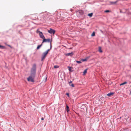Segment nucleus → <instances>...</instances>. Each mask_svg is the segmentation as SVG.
<instances>
[{
  "label": "nucleus",
  "mask_w": 131,
  "mask_h": 131,
  "mask_svg": "<svg viewBox=\"0 0 131 131\" xmlns=\"http://www.w3.org/2000/svg\"><path fill=\"white\" fill-rule=\"evenodd\" d=\"M35 76V75H33L30 74V75L27 78V80L28 81L34 82V79Z\"/></svg>",
  "instance_id": "f03ea898"
},
{
  "label": "nucleus",
  "mask_w": 131,
  "mask_h": 131,
  "mask_svg": "<svg viewBox=\"0 0 131 131\" xmlns=\"http://www.w3.org/2000/svg\"><path fill=\"white\" fill-rule=\"evenodd\" d=\"M50 49H48L45 52H47V53H48V52L50 50Z\"/></svg>",
  "instance_id": "bb28decb"
},
{
  "label": "nucleus",
  "mask_w": 131,
  "mask_h": 131,
  "mask_svg": "<svg viewBox=\"0 0 131 131\" xmlns=\"http://www.w3.org/2000/svg\"><path fill=\"white\" fill-rule=\"evenodd\" d=\"M127 82H124V83L121 84H120V85L121 86V85H124V84H127Z\"/></svg>",
  "instance_id": "dca6fc26"
},
{
  "label": "nucleus",
  "mask_w": 131,
  "mask_h": 131,
  "mask_svg": "<svg viewBox=\"0 0 131 131\" xmlns=\"http://www.w3.org/2000/svg\"><path fill=\"white\" fill-rule=\"evenodd\" d=\"M41 120H43L44 119V118L43 117H42L41 118Z\"/></svg>",
  "instance_id": "2f4dec72"
},
{
  "label": "nucleus",
  "mask_w": 131,
  "mask_h": 131,
  "mask_svg": "<svg viewBox=\"0 0 131 131\" xmlns=\"http://www.w3.org/2000/svg\"><path fill=\"white\" fill-rule=\"evenodd\" d=\"M72 81H70L69 82V84H70V83H72Z\"/></svg>",
  "instance_id": "7c9ffc66"
},
{
  "label": "nucleus",
  "mask_w": 131,
  "mask_h": 131,
  "mask_svg": "<svg viewBox=\"0 0 131 131\" xmlns=\"http://www.w3.org/2000/svg\"><path fill=\"white\" fill-rule=\"evenodd\" d=\"M78 12L81 15H82L83 14V11L82 10H79Z\"/></svg>",
  "instance_id": "1a4fd4ad"
},
{
  "label": "nucleus",
  "mask_w": 131,
  "mask_h": 131,
  "mask_svg": "<svg viewBox=\"0 0 131 131\" xmlns=\"http://www.w3.org/2000/svg\"><path fill=\"white\" fill-rule=\"evenodd\" d=\"M7 46H8V47H10L11 48H12V47L11 46L9 45H7Z\"/></svg>",
  "instance_id": "c85d7f7f"
},
{
  "label": "nucleus",
  "mask_w": 131,
  "mask_h": 131,
  "mask_svg": "<svg viewBox=\"0 0 131 131\" xmlns=\"http://www.w3.org/2000/svg\"><path fill=\"white\" fill-rule=\"evenodd\" d=\"M50 39H46L45 38L43 39V41L42 42V43H43L44 42H50Z\"/></svg>",
  "instance_id": "423d86ee"
},
{
  "label": "nucleus",
  "mask_w": 131,
  "mask_h": 131,
  "mask_svg": "<svg viewBox=\"0 0 131 131\" xmlns=\"http://www.w3.org/2000/svg\"><path fill=\"white\" fill-rule=\"evenodd\" d=\"M37 32H38L39 33V36L40 38L43 39H44L45 38L44 36L43 35V34L42 32L39 31H38L37 30Z\"/></svg>",
  "instance_id": "39448f33"
},
{
  "label": "nucleus",
  "mask_w": 131,
  "mask_h": 131,
  "mask_svg": "<svg viewBox=\"0 0 131 131\" xmlns=\"http://www.w3.org/2000/svg\"><path fill=\"white\" fill-rule=\"evenodd\" d=\"M68 68L70 72H71V67H70L68 66Z\"/></svg>",
  "instance_id": "f8f14e48"
},
{
  "label": "nucleus",
  "mask_w": 131,
  "mask_h": 131,
  "mask_svg": "<svg viewBox=\"0 0 131 131\" xmlns=\"http://www.w3.org/2000/svg\"><path fill=\"white\" fill-rule=\"evenodd\" d=\"M90 56H89L88 57H87L85 58L87 60L90 58Z\"/></svg>",
  "instance_id": "a878e982"
},
{
  "label": "nucleus",
  "mask_w": 131,
  "mask_h": 131,
  "mask_svg": "<svg viewBox=\"0 0 131 131\" xmlns=\"http://www.w3.org/2000/svg\"><path fill=\"white\" fill-rule=\"evenodd\" d=\"M117 1L116 2H110L109 3H110V4L111 5H114L117 2Z\"/></svg>",
  "instance_id": "0eeeda50"
},
{
  "label": "nucleus",
  "mask_w": 131,
  "mask_h": 131,
  "mask_svg": "<svg viewBox=\"0 0 131 131\" xmlns=\"http://www.w3.org/2000/svg\"><path fill=\"white\" fill-rule=\"evenodd\" d=\"M99 51L100 52H102V51L101 50V47H99Z\"/></svg>",
  "instance_id": "a211bd4d"
},
{
  "label": "nucleus",
  "mask_w": 131,
  "mask_h": 131,
  "mask_svg": "<svg viewBox=\"0 0 131 131\" xmlns=\"http://www.w3.org/2000/svg\"><path fill=\"white\" fill-rule=\"evenodd\" d=\"M70 85L72 87H74V85L73 84H70Z\"/></svg>",
  "instance_id": "4be33fe9"
},
{
  "label": "nucleus",
  "mask_w": 131,
  "mask_h": 131,
  "mask_svg": "<svg viewBox=\"0 0 131 131\" xmlns=\"http://www.w3.org/2000/svg\"><path fill=\"white\" fill-rule=\"evenodd\" d=\"M48 31L50 34L52 33L53 34H54L55 32V30L51 28H50L49 30H48Z\"/></svg>",
  "instance_id": "20e7f679"
},
{
  "label": "nucleus",
  "mask_w": 131,
  "mask_h": 131,
  "mask_svg": "<svg viewBox=\"0 0 131 131\" xmlns=\"http://www.w3.org/2000/svg\"><path fill=\"white\" fill-rule=\"evenodd\" d=\"M65 55L67 56H72L73 55V53L72 52L70 53H68L66 54Z\"/></svg>",
  "instance_id": "6e6552de"
},
{
  "label": "nucleus",
  "mask_w": 131,
  "mask_h": 131,
  "mask_svg": "<svg viewBox=\"0 0 131 131\" xmlns=\"http://www.w3.org/2000/svg\"><path fill=\"white\" fill-rule=\"evenodd\" d=\"M93 14L92 13H91L90 14H88V16L90 17H92V16Z\"/></svg>",
  "instance_id": "f3484780"
},
{
  "label": "nucleus",
  "mask_w": 131,
  "mask_h": 131,
  "mask_svg": "<svg viewBox=\"0 0 131 131\" xmlns=\"http://www.w3.org/2000/svg\"><path fill=\"white\" fill-rule=\"evenodd\" d=\"M54 67L55 69L59 67V66L57 65H55L54 66Z\"/></svg>",
  "instance_id": "aec40b11"
},
{
  "label": "nucleus",
  "mask_w": 131,
  "mask_h": 131,
  "mask_svg": "<svg viewBox=\"0 0 131 131\" xmlns=\"http://www.w3.org/2000/svg\"><path fill=\"white\" fill-rule=\"evenodd\" d=\"M105 12L106 13H107V12H110V11L109 10H106L105 11Z\"/></svg>",
  "instance_id": "393cba45"
},
{
  "label": "nucleus",
  "mask_w": 131,
  "mask_h": 131,
  "mask_svg": "<svg viewBox=\"0 0 131 131\" xmlns=\"http://www.w3.org/2000/svg\"><path fill=\"white\" fill-rule=\"evenodd\" d=\"M113 93H110L108 94L107 95L108 96H110L113 95Z\"/></svg>",
  "instance_id": "2eb2a0df"
},
{
  "label": "nucleus",
  "mask_w": 131,
  "mask_h": 131,
  "mask_svg": "<svg viewBox=\"0 0 131 131\" xmlns=\"http://www.w3.org/2000/svg\"><path fill=\"white\" fill-rule=\"evenodd\" d=\"M66 94L68 96V97L69 96V93H67Z\"/></svg>",
  "instance_id": "cd10ccee"
},
{
  "label": "nucleus",
  "mask_w": 131,
  "mask_h": 131,
  "mask_svg": "<svg viewBox=\"0 0 131 131\" xmlns=\"http://www.w3.org/2000/svg\"><path fill=\"white\" fill-rule=\"evenodd\" d=\"M50 45H50V49H51V47H52V46H51V43L50 44Z\"/></svg>",
  "instance_id": "473e14b6"
},
{
  "label": "nucleus",
  "mask_w": 131,
  "mask_h": 131,
  "mask_svg": "<svg viewBox=\"0 0 131 131\" xmlns=\"http://www.w3.org/2000/svg\"><path fill=\"white\" fill-rule=\"evenodd\" d=\"M123 131H128V129H125L123 130Z\"/></svg>",
  "instance_id": "5701e85b"
},
{
  "label": "nucleus",
  "mask_w": 131,
  "mask_h": 131,
  "mask_svg": "<svg viewBox=\"0 0 131 131\" xmlns=\"http://www.w3.org/2000/svg\"><path fill=\"white\" fill-rule=\"evenodd\" d=\"M130 67H131V65L130 66Z\"/></svg>",
  "instance_id": "72a5a7b5"
},
{
  "label": "nucleus",
  "mask_w": 131,
  "mask_h": 131,
  "mask_svg": "<svg viewBox=\"0 0 131 131\" xmlns=\"http://www.w3.org/2000/svg\"><path fill=\"white\" fill-rule=\"evenodd\" d=\"M36 71V65L34 64L31 69L30 74L33 75H35Z\"/></svg>",
  "instance_id": "f257e3e1"
},
{
  "label": "nucleus",
  "mask_w": 131,
  "mask_h": 131,
  "mask_svg": "<svg viewBox=\"0 0 131 131\" xmlns=\"http://www.w3.org/2000/svg\"><path fill=\"white\" fill-rule=\"evenodd\" d=\"M120 12L121 13H123V12L122 11V10L121 9H120Z\"/></svg>",
  "instance_id": "c756f323"
},
{
  "label": "nucleus",
  "mask_w": 131,
  "mask_h": 131,
  "mask_svg": "<svg viewBox=\"0 0 131 131\" xmlns=\"http://www.w3.org/2000/svg\"><path fill=\"white\" fill-rule=\"evenodd\" d=\"M66 108H67V112H68L69 111V107L67 105V106H66Z\"/></svg>",
  "instance_id": "4468645a"
},
{
  "label": "nucleus",
  "mask_w": 131,
  "mask_h": 131,
  "mask_svg": "<svg viewBox=\"0 0 131 131\" xmlns=\"http://www.w3.org/2000/svg\"><path fill=\"white\" fill-rule=\"evenodd\" d=\"M47 54V52H45L43 53L41 57V61H43L44 60Z\"/></svg>",
  "instance_id": "7ed1b4c3"
},
{
  "label": "nucleus",
  "mask_w": 131,
  "mask_h": 131,
  "mask_svg": "<svg viewBox=\"0 0 131 131\" xmlns=\"http://www.w3.org/2000/svg\"><path fill=\"white\" fill-rule=\"evenodd\" d=\"M81 60L83 61H87V60H86L85 58L84 59H82Z\"/></svg>",
  "instance_id": "412c9836"
},
{
  "label": "nucleus",
  "mask_w": 131,
  "mask_h": 131,
  "mask_svg": "<svg viewBox=\"0 0 131 131\" xmlns=\"http://www.w3.org/2000/svg\"><path fill=\"white\" fill-rule=\"evenodd\" d=\"M78 63H81V62L80 61H76Z\"/></svg>",
  "instance_id": "b1692460"
},
{
  "label": "nucleus",
  "mask_w": 131,
  "mask_h": 131,
  "mask_svg": "<svg viewBox=\"0 0 131 131\" xmlns=\"http://www.w3.org/2000/svg\"><path fill=\"white\" fill-rule=\"evenodd\" d=\"M0 48L2 49H4L5 48V47L3 46H2L0 45Z\"/></svg>",
  "instance_id": "ddd939ff"
},
{
  "label": "nucleus",
  "mask_w": 131,
  "mask_h": 131,
  "mask_svg": "<svg viewBox=\"0 0 131 131\" xmlns=\"http://www.w3.org/2000/svg\"><path fill=\"white\" fill-rule=\"evenodd\" d=\"M87 69H86L83 72V75H85L87 73Z\"/></svg>",
  "instance_id": "9d476101"
},
{
  "label": "nucleus",
  "mask_w": 131,
  "mask_h": 131,
  "mask_svg": "<svg viewBox=\"0 0 131 131\" xmlns=\"http://www.w3.org/2000/svg\"><path fill=\"white\" fill-rule=\"evenodd\" d=\"M91 36H95V34L94 32H93Z\"/></svg>",
  "instance_id": "6ab92c4d"
},
{
  "label": "nucleus",
  "mask_w": 131,
  "mask_h": 131,
  "mask_svg": "<svg viewBox=\"0 0 131 131\" xmlns=\"http://www.w3.org/2000/svg\"><path fill=\"white\" fill-rule=\"evenodd\" d=\"M42 45V43L41 44V45H38L37 48V49H39L40 48Z\"/></svg>",
  "instance_id": "9b49d317"
}]
</instances>
